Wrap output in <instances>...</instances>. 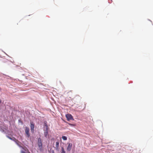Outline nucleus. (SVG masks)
I'll use <instances>...</instances> for the list:
<instances>
[{"mask_svg":"<svg viewBox=\"0 0 153 153\" xmlns=\"http://www.w3.org/2000/svg\"><path fill=\"white\" fill-rule=\"evenodd\" d=\"M37 143L38 147L40 149H41L42 147V140L40 138H39L38 139Z\"/></svg>","mask_w":153,"mask_h":153,"instance_id":"f257e3e1","label":"nucleus"},{"mask_svg":"<svg viewBox=\"0 0 153 153\" xmlns=\"http://www.w3.org/2000/svg\"><path fill=\"white\" fill-rule=\"evenodd\" d=\"M66 117L67 119L69 121L70 120H74V119L73 118V116L72 115L70 114H67L66 115Z\"/></svg>","mask_w":153,"mask_h":153,"instance_id":"f03ea898","label":"nucleus"},{"mask_svg":"<svg viewBox=\"0 0 153 153\" xmlns=\"http://www.w3.org/2000/svg\"><path fill=\"white\" fill-rule=\"evenodd\" d=\"M29 128L27 127H25V132L26 134L27 135V136L28 137H30V135L29 133Z\"/></svg>","mask_w":153,"mask_h":153,"instance_id":"7ed1b4c3","label":"nucleus"},{"mask_svg":"<svg viewBox=\"0 0 153 153\" xmlns=\"http://www.w3.org/2000/svg\"><path fill=\"white\" fill-rule=\"evenodd\" d=\"M72 144L71 143H69L67 147V150L68 152H70L71 149Z\"/></svg>","mask_w":153,"mask_h":153,"instance_id":"20e7f679","label":"nucleus"},{"mask_svg":"<svg viewBox=\"0 0 153 153\" xmlns=\"http://www.w3.org/2000/svg\"><path fill=\"white\" fill-rule=\"evenodd\" d=\"M30 127L31 128V130L32 131H34V125L33 123L32 122L30 123Z\"/></svg>","mask_w":153,"mask_h":153,"instance_id":"39448f33","label":"nucleus"},{"mask_svg":"<svg viewBox=\"0 0 153 153\" xmlns=\"http://www.w3.org/2000/svg\"><path fill=\"white\" fill-rule=\"evenodd\" d=\"M59 142L58 141L56 142V143L55 148L56 150H59Z\"/></svg>","mask_w":153,"mask_h":153,"instance_id":"423d86ee","label":"nucleus"},{"mask_svg":"<svg viewBox=\"0 0 153 153\" xmlns=\"http://www.w3.org/2000/svg\"><path fill=\"white\" fill-rule=\"evenodd\" d=\"M48 128H46V130L45 132H44V134L45 137H47V136L48 135Z\"/></svg>","mask_w":153,"mask_h":153,"instance_id":"0eeeda50","label":"nucleus"},{"mask_svg":"<svg viewBox=\"0 0 153 153\" xmlns=\"http://www.w3.org/2000/svg\"><path fill=\"white\" fill-rule=\"evenodd\" d=\"M62 152L61 153H65L64 149L62 147H61Z\"/></svg>","mask_w":153,"mask_h":153,"instance_id":"6e6552de","label":"nucleus"},{"mask_svg":"<svg viewBox=\"0 0 153 153\" xmlns=\"http://www.w3.org/2000/svg\"><path fill=\"white\" fill-rule=\"evenodd\" d=\"M62 138L63 140H67V137L65 136H62Z\"/></svg>","mask_w":153,"mask_h":153,"instance_id":"1a4fd4ad","label":"nucleus"},{"mask_svg":"<svg viewBox=\"0 0 153 153\" xmlns=\"http://www.w3.org/2000/svg\"><path fill=\"white\" fill-rule=\"evenodd\" d=\"M68 124L70 126H76V125L75 124H71L70 123H68Z\"/></svg>","mask_w":153,"mask_h":153,"instance_id":"9d476101","label":"nucleus"},{"mask_svg":"<svg viewBox=\"0 0 153 153\" xmlns=\"http://www.w3.org/2000/svg\"><path fill=\"white\" fill-rule=\"evenodd\" d=\"M21 153H26L25 152L23 151H21Z\"/></svg>","mask_w":153,"mask_h":153,"instance_id":"9b49d317","label":"nucleus"},{"mask_svg":"<svg viewBox=\"0 0 153 153\" xmlns=\"http://www.w3.org/2000/svg\"><path fill=\"white\" fill-rule=\"evenodd\" d=\"M8 137L10 139H11V137Z\"/></svg>","mask_w":153,"mask_h":153,"instance_id":"f8f14e48","label":"nucleus"}]
</instances>
